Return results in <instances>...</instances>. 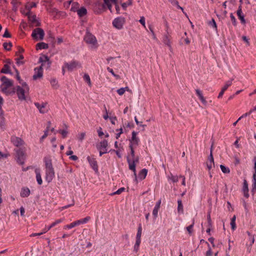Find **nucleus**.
<instances>
[{
    "label": "nucleus",
    "instance_id": "1",
    "mask_svg": "<svg viewBox=\"0 0 256 256\" xmlns=\"http://www.w3.org/2000/svg\"><path fill=\"white\" fill-rule=\"evenodd\" d=\"M129 148L130 150V154L127 156L126 160L128 164L129 169L134 172L135 177L134 180L137 182L138 178L136 174V164L139 162V158L138 156H135L134 147H132V146H129Z\"/></svg>",
    "mask_w": 256,
    "mask_h": 256
},
{
    "label": "nucleus",
    "instance_id": "2",
    "mask_svg": "<svg viewBox=\"0 0 256 256\" xmlns=\"http://www.w3.org/2000/svg\"><path fill=\"white\" fill-rule=\"evenodd\" d=\"M2 84L0 86L2 92L6 95H12L16 93L15 88H11L14 85V81L8 79L6 76L0 78Z\"/></svg>",
    "mask_w": 256,
    "mask_h": 256
},
{
    "label": "nucleus",
    "instance_id": "3",
    "mask_svg": "<svg viewBox=\"0 0 256 256\" xmlns=\"http://www.w3.org/2000/svg\"><path fill=\"white\" fill-rule=\"evenodd\" d=\"M15 88L18 99L20 100H26L25 94L29 91V86L26 82L22 83V86H18Z\"/></svg>",
    "mask_w": 256,
    "mask_h": 256
},
{
    "label": "nucleus",
    "instance_id": "4",
    "mask_svg": "<svg viewBox=\"0 0 256 256\" xmlns=\"http://www.w3.org/2000/svg\"><path fill=\"white\" fill-rule=\"evenodd\" d=\"M84 40L86 44H91L92 46H94L97 44V40L95 36L92 34L88 30L84 36Z\"/></svg>",
    "mask_w": 256,
    "mask_h": 256
},
{
    "label": "nucleus",
    "instance_id": "5",
    "mask_svg": "<svg viewBox=\"0 0 256 256\" xmlns=\"http://www.w3.org/2000/svg\"><path fill=\"white\" fill-rule=\"evenodd\" d=\"M125 18L122 16L115 18L112 21V26L118 30H121L123 28V26L125 24Z\"/></svg>",
    "mask_w": 256,
    "mask_h": 256
},
{
    "label": "nucleus",
    "instance_id": "6",
    "mask_svg": "<svg viewBox=\"0 0 256 256\" xmlns=\"http://www.w3.org/2000/svg\"><path fill=\"white\" fill-rule=\"evenodd\" d=\"M44 30L41 28H36L32 31V36L34 40H38V38L40 40L44 39Z\"/></svg>",
    "mask_w": 256,
    "mask_h": 256
},
{
    "label": "nucleus",
    "instance_id": "7",
    "mask_svg": "<svg viewBox=\"0 0 256 256\" xmlns=\"http://www.w3.org/2000/svg\"><path fill=\"white\" fill-rule=\"evenodd\" d=\"M16 152V161L20 165H22L24 163V160L26 159V154L24 152L20 149H18L15 150Z\"/></svg>",
    "mask_w": 256,
    "mask_h": 256
},
{
    "label": "nucleus",
    "instance_id": "8",
    "mask_svg": "<svg viewBox=\"0 0 256 256\" xmlns=\"http://www.w3.org/2000/svg\"><path fill=\"white\" fill-rule=\"evenodd\" d=\"M39 62L42 63V64L40 66H42V68H43L46 69L49 68L52 64L48 57L45 55H44L42 56L40 58Z\"/></svg>",
    "mask_w": 256,
    "mask_h": 256
},
{
    "label": "nucleus",
    "instance_id": "9",
    "mask_svg": "<svg viewBox=\"0 0 256 256\" xmlns=\"http://www.w3.org/2000/svg\"><path fill=\"white\" fill-rule=\"evenodd\" d=\"M108 146V142L107 140H104L100 142L99 146H96L97 148L100 150V156L108 152L106 148Z\"/></svg>",
    "mask_w": 256,
    "mask_h": 256
},
{
    "label": "nucleus",
    "instance_id": "10",
    "mask_svg": "<svg viewBox=\"0 0 256 256\" xmlns=\"http://www.w3.org/2000/svg\"><path fill=\"white\" fill-rule=\"evenodd\" d=\"M104 4H98V6L100 10H104L107 6L108 10L112 12V4H116V0H104Z\"/></svg>",
    "mask_w": 256,
    "mask_h": 256
},
{
    "label": "nucleus",
    "instance_id": "11",
    "mask_svg": "<svg viewBox=\"0 0 256 256\" xmlns=\"http://www.w3.org/2000/svg\"><path fill=\"white\" fill-rule=\"evenodd\" d=\"M138 132L133 131L132 134V138L130 140V144L129 146H132V147H136L138 146L140 142V138L136 136Z\"/></svg>",
    "mask_w": 256,
    "mask_h": 256
},
{
    "label": "nucleus",
    "instance_id": "12",
    "mask_svg": "<svg viewBox=\"0 0 256 256\" xmlns=\"http://www.w3.org/2000/svg\"><path fill=\"white\" fill-rule=\"evenodd\" d=\"M55 172L54 168L46 170V180L50 183V182L53 178H54Z\"/></svg>",
    "mask_w": 256,
    "mask_h": 256
},
{
    "label": "nucleus",
    "instance_id": "13",
    "mask_svg": "<svg viewBox=\"0 0 256 256\" xmlns=\"http://www.w3.org/2000/svg\"><path fill=\"white\" fill-rule=\"evenodd\" d=\"M64 66L68 68V70L72 71L77 66L81 67V64L78 62L72 60L70 63H64Z\"/></svg>",
    "mask_w": 256,
    "mask_h": 256
},
{
    "label": "nucleus",
    "instance_id": "14",
    "mask_svg": "<svg viewBox=\"0 0 256 256\" xmlns=\"http://www.w3.org/2000/svg\"><path fill=\"white\" fill-rule=\"evenodd\" d=\"M10 141L16 146L18 147L24 144V141L20 138L12 136L10 138Z\"/></svg>",
    "mask_w": 256,
    "mask_h": 256
},
{
    "label": "nucleus",
    "instance_id": "15",
    "mask_svg": "<svg viewBox=\"0 0 256 256\" xmlns=\"http://www.w3.org/2000/svg\"><path fill=\"white\" fill-rule=\"evenodd\" d=\"M87 160L92 168L96 172H98V165L96 160L94 158L90 156L87 157Z\"/></svg>",
    "mask_w": 256,
    "mask_h": 256
},
{
    "label": "nucleus",
    "instance_id": "16",
    "mask_svg": "<svg viewBox=\"0 0 256 256\" xmlns=\"http://www.w3.org/2000/svg\"><path fill=\"white\" fill-rule=\"evenodd\" d=\"M34 74L32 78L33 80H36L38 78H41L43 76V72L42 66L36 67L34 68Z\"/></svg>",
    "mask_w": 256,
    "mask_h": 256
},
{
    "label": "nucleus",
    "instance_id": "17",
    "mask_svg": "<svg viewBox=\"0 0 256 256\" xmlns=\"http://www.w3.org/2000/svg\"><path fill=\"white\" fill-rule=\"evenodd\" d=\"M47 104L42 102V104H40L38 102H35V106L38 109L39 112L41 114H44L47 112L48 110L46 108Z\"/></svg>",
    "mask_w": 256,
    "mask_h": 256
},
{
    "label": "nucleus",
    "instance_id": "18",
    "mask_svg": "<svg viewBox=\"0 0 256 256\" xmlns=\"http://www.w3.org/2000/svg\"><path fill=\"white\" fill-rule=\"evenodd\" d=\"M29 21H30L32 24L34 26H40L41 25L40 22L36 20V15H33L32 16H28Z\"/></svg>",
    "mask_w": 256,
    "mask_h": 256
},
{
    "label": "nucleus",
    "instance_id": "19",
    "mask_svg": "<svg viewBox=\"0 0 256 256\" xmlns=\"http://www.w3.org/2000/svg\"><path fill=\"white\" fill-rule=\"evenodd\" d=\"M242 192H243L244 196L246 198H248L250 196H249V194H248V183L246 180H244L243 186H242Z\"/></svg>",
    "mask_w": 256,
    "mask_h": 256
},
{
    "label": "nucleus",
    "instance_id": "20",
    "mask_svg": "<svg viewBox=\"0 0 256 256\" xmlns=\"http://www.w3.org/2000/svg\"><path fill=\"white\" fill-rule=\"evenodd\" d=\"M46 170L53 168L52 160L50 157H45L44 159Z\"/></svg>",
    "mask_w": 256,
    "mask_h": 256
},
{
    "label": "nucleus",
    "instance_id": "21",
    "mask_svg": "<svg viewBox=\"0 0 256 256\" xmlns=\"http://www.w3.org/2000/svg\"><path fill=\"white\" fill-rule=\"evenodd\" d=\"M237 15L238 16V18L240 20L241 22L243 24L246 23V20L244 18V16L242 14V6H238V10H237Z\"/></svg>",
    "mask_w": 256,
    "mask_h": 256
},
{
    "label": "nucleus",
    "instance_id": "22",
    "mask_svg": "<svg viewBox=\"0 0 256 256\" xmlns=\"http://www.w3.org/2000/svg\"><path fill=\"white\" fill-rule=\"evenodd\" d=\"M30 194V190L28 188L24 187L22 188L20 196L22 198L28 197Z\"/></svg>",
    "mask_w": 256,
    "mask_h": 256
},
{
    "label": "nucleus",
    "instance_id": "23",
    "mask_svg": "<svg viewBox=\"0 0 256 256\" xmlns=\"http://www.w3.org/2000/svg\"><path fill=\"white\" fill-rule=\"evenodd\" d=\"M36 174V179L38 184L41 185L42 183V178L41 177L40 170L36 168L34 170Z\"/></svg>",
    "mask_w": 256,
    "mask_h": 256
},
{
    "label": "nucleus",
    "instance_id": "24",
    "mask_svg": "<svg viewBox=\"0 0 256 256\" xmlns=\"http://www.w3.org/2000/svg\"><path fill=\"white\" fill-rule=\"evenodd\" d=\"M147 173L148 170H146V168H143L142 170L138 174L139 179L140 180H144L147 175Z\"/></svg>",
    "mask_w": 256,
    "mask_h": 256
},
{
    "label": "nucleus",
    "instance_id": "25",
    "mask_svg": "<svg viewBox=\"0 0 256 256\" xmlns=\"http://www.w3.org/2000/svg\"><path fill=\"white\" fill-rule=\"evenodd\" d=\"M196 92L197 96H198L200 100L204 104H206V101L204 97L202 92L198 89L196 90Z\"/></svg>",
    "mask_w": 256,
    "mask_h": 256
},
{
    "label": "nucleus",
    "instance_id": "26",
    "mask_svg": "<svg viewBox=\"0 0 256 256\" xmlns=\"http://www.w3.org/2000/svg\"><path fill=\"white\" fill-rule=\"evenodd\" d=\"M252 184L251 192L252 195H254L256 192V176L255 174H253L252 176Z\"/></svg>",
    "mask_w": 256,
    "mask_h": 256
},
{
    "label": "nucleus",
    "instance_id": "27",
    "mask_svg": "<svg viewBox=\"0 0 256 256\" xmlns=\"http://www.w3.org/2000/svg\"><path fill=\"white\" fill-rule=\"evenodd\" d=\"M48 48V44L46 43L41 42L38 43L36 44V49L38 50H42V49H47Z\"/></svg>",
    "mask_w": 256,
    "mask_h": 256
},
{
    "label": "nucleus",
    "instance_id": "28",
    "mask_svg": "<svg viewBox=\"0 0 256 256\" xmlns=\"http://www.w3.org/2000/svg\"><path fill=\"white\" fill-rule=\"evenodd\" d=\"M77 13L78 16L82 18L87 14V10L84 7L80 8L79 10H78Z\"/></svg>",
    "mask_w": 256,
    "mask_h": 256
},
{
    "label": "nucleus",
    "instance_id": "29",
    "mask_svg": "<svg viewBox=\"0 0 256 256\" xmlns=\"http://www.w3.org/2000/svg\"><path fill=\"white\" fill-rule=\"evenodd\" d=\"M163 42L168 47L171 48L170 36L165 35L163 38Z\"/></svg>",
    "mask_w": 256,
    "mask_h": 256
},
{
    "label": "nucleus",
    "instance_id": "30",
    "mask_svg": "<svg viewBox=\"0 0 256 256\" xmlns=\"http://www.w3.org/2000/svg\"><path fill=\"white\" fill-rule=\"evenodd\" d=\"M142 233V226L140 224H138V232L136 236V240L141 241V236Z\"/></svg>",
    "mask_w": 256,
    "mask_h": 256
},
{
    "label": "nucleus",
    "instance_id": "31",
    "mask_svg": "<svg viewBox=\"0 0 256 256\" xmlns=\"http://www.w3.org/2000/svg\"><path fill=\"white\" fill-rule=\"evenodd\" d=\"M0 72L2 74H10V71L9 66L7 64H5L3 68L1 70Z\"/></svg>",
    "mask_w": 256,
    "mask_h": 256
},
{
    "label": "nucleus",
    "instance_id": "32",
    "mask_svg": "<svg viewBox=\"0 0 256 256\" xmlns=\"http://www.w3.org/2000/svg\"><path fill=\"white\" fill-rule=\"evenodd\" d=\"M3 46L4 50L8 51H10L12 49V43L11 42H4L3 44Z\"/></svg>",
    "mask_w": 256,
    "mask_h": 256
},
{
    "label": "nucleus",
    "instance_id": "33",
    "mask_svg": "<svg viewBox=\"0 0 256 256\" xmlns=\"http://www.w3.org/2000/svg\"><path fill=\"white\" fill-rule=\"evenodd\" d=\"M11 3L12 4V10L16 12L18 10V6L20 4V2L18 0H12Z\"/></svg>",
    "mask_w": 256,
    "mask_h": 256
},
{
    "label": "nucleus",
    "instance_id": "34",
    "mask_svg": "<svg viewBox=\"0 0 256 256\" xmlns=\"http://www.w3.org/2000/svg\"><path fill=\"white\" fill-rule=\"evenodd\" d=\"M236 216H234L230 220V226L232 227V229L234 230L236 228Z\"/></svg>",
    "mask_w": 256,
    "mask_h": 256
},
{
    "label": "nucleus",
    "instance_id": "35",
    "mask_svg": "<svg viewBox=\"0 0 256 256\" xmlns=\"http://www.w3.org/2000/svg\"><path fill=\"white\" fill-rule=\"evenodd\" d=\"M50 83L52 87L54 88H58V82L56 78H52L50 80Z\"/></svg>",
    "mask_w": 256,
    "mask_h": 256
},
{
    "label": "nucleus",
    "instance_id": "36",
    "mask_svg": "<svg viewBox=\"0 0 256 256\" xmlns=\"http://www.w3.org/2000/svg\"><path fill=\"white\" fill-rule=\"evenodd\" d=\"M84 80L90 86H91L92 84L90 82V78L89 75L87 74H85L84 76Z\"/></svg>",
    "mask_w": 256,
    "mask_h": 256
},
{
    "label": "nucleus",
    "instance_id": "37",
    "mask_svg": "<svg viewBox=\"0 0 256 256\" xmlns=\"http://www.w3.org/2000/svg\"><path fill=\"white\" fill-rule=\"evenodd\" d=\"M194 220H192V224L186 227V230H188V234L191 235L192 233V232H193V230H192V228H193V227H194Z\"/></svg>",
    "mask_w": 256,
    "mask_h": 256
},
{
    "label": "nucleus",
    "instance_id": "38",
    "mask_svg": "<svg viewBox=\"0 0 256 256\" xmlns=\"http://www.w3.org/2000/svg\"><path fill=\"white\" fill-rule=\"evenodd\" d=\"M220 168L224 174H229L230 172V170L229 168L226 167L220 164Z\"/></svg>",
    "mask_w": 256,
    "mask_h": 256
},
{
    "label": "nucleus",
    "instance_id": "39",
    "mask_svg": "<svg viewBox=\"0 0 256 256\" xmlns=\"http://www.w3.org/2000/svg\"><path fill=\"white\" fill-rule=\"evenodd\" d=\"M140 242H141V241H138V240L136 241V243L134 246V251L135 252H138Z\"/></svg>",
    "mask_w": 256,
    "mask_h": 256
},
{
    "label": "nucleus",
    "instance_id": "40",
    "mask_svg": "<svg viewBox=\"0 0 256 256\" xmlns=\"http://www.w3.org/2000/svg\"><path fill=\"white\" fill-rule=\"evenodd\" d=\"M178 212H180L182 211V212H183V206L182 204V201L181 200H178Z\"/></svg>",
    "mask_w": 256,
    "mask_h": 256
},
{
    "label": "nucleus",
    "instance_id": "41",
    "mask_svg": "<svg viewBox=\"0 0 256 256\" xmlns=\"http://www.w3.org/2000/svg\"><path fill=\"white\" fill-rule=\"evenodd\" d=\"M15 71L16 72V78L18 81L19 83L22 84V83L24 82H22V80L20 78V73H19L18 70L16 68H15Z\"/></svg>",
    "mask_w": 256,
    "mask_h": 256
},
{
    "label": "nucleus",
    "instance_id": "42",
    "mask_svg": "<svg viewBox=\"0 0 256 256\" xmlns=\"http://www.w3.org/2000/svg\"><path fill=\"white\" fill-rule=\"evenodd\" d=\"M208 24H209L210 26L211 27L213 28L216 30H217L216 24V22H215V20H214V18H212V20L209 22Z\"/></svg>",
    "mask_w": 256,
    "mask_h": 256
},
{
    "label": "nucleus",
    "instance_id": "43",
    "mask_svg": "<svg viewBox=\"0 0 256 256\" xmlns=\"http://www.w3.org/2000/svg\"><path fill=\"white\" fill-rule=\"evenodd\" d=\"M207 220H208V226L210 228H212V222L210 218V212H208L207 215Z\"/></svg>",
    "mask_w": 256,
    "mask_h": 256
},
{
    "label": "nucleus",
    "instance_id": "44",
    "mask_svg": "<svg viewBox=\"0 0 256 256\" xmlns=\"http://www.w3.org/2000/svg\"><path fill=\"white\" fill-rule=\"evenodd\" d=\"M36 4L35 2H30L28 6H26V8L29 10V12H28V13L26 14V15L28 16V14L30 12V10L31 8H34V7H36Z\"/></svg>",
    "mask_w": 256,
    "mask_h": 256
},
{
    "label": "nucleus",
    "instance_id": "45",
    "mask_svg": "<svg viewBox=\"0 0 256 256\" xmlns=\"http://www.w3.org/2000/svg\"><path fill=\"white\" fill-rule=\"evenodd\" d=\"M206 244L208 245V250L206 252V256H211L212 255V251L211 248L210 247V244L207 242H205Z\"/></svg>",
    "mask_w": 256,
    "mask_h": 256
},
{
    "label": "nucleus",
    "instance_id": "46",
    "mask_svg": "<svg viewBox=\"0 0 256 256\" xmlns=\"http://www.w3.org/2000/svg\"><path fill=\"white\" fill-rule=\"evenodd\" d=\"M24 58V57L23 55L20 54L18 58H16V64L18 65L22 64H24V62L23 61H22V60H23Z\"/></svg>",
    "mask_w": 256,
    "mask_h": 256
},
{
    "label": "nucleus",
    "instance_id": "47",
    "mask_svg": "<svg viewBox=\"0 0 256 256\" xmlns=\"http://www.w3.org/2000/svg\"><path fill=\"white\" fill-rule=\"evenodd\" d=\"M58 132L62 135V138H66L67 136L68 132L66 130H59Z\"/></svg>",
    "mask_w": 256,
    "mask_h": 256
},
{
    "label": "nucleus",
    "instance_id": "48",
    "mask_svg": "<svg viewBox=\"0 0 256 256\" xmlns=\"http://www.w3.org/2000/svg\"><path fill=\"white\" fill-rule=\"evenodd\" d=\"M4 124V113L0 114V126H2Z\"/></svg>",
    "mask_w": 256,
    "mask_h": 256
},
{
    "label": "nucleus",
    "instance_id": "49",
    "mask_svg": "<svg viewBox=\"0 0 256 256\" xmlns=\"http://www.w3.org/2000/svg\"><path fill=\"white\" fill-rule=\"evenodd\" d=\"M48 40L49 42H52L53 44H54L55 38H54V36L51 33H50L48 34Z\"/></svg>",
    "mask_w": 256,
    "mask_h": 256
},
{
    "label": "nucleus",
    "instance_id": "50",
    "mask_svg": "<svg viewBox=\"0 0 256 256\" xmlns=\"http://www.w3.org/2000/svg\"><path fill=\"white\" fill-rule=\"evenodd\" d=\"M124 190H125V188H119L118 190H117L116 192L112 193L111 194V195L113 196V195H114V194H120L122 192H124Z\"/></svg>",
    "mask_w": 256,
    "mask_h": 256
},
{
    "label": "nucleus",
    "instance_id": "51",
    "mask_svg": "<svg viewBox=\"0 0 256 256\" xmlns=\"http://www.w3.org/2000/svg\"><path fill=\"white\" fill-rule=\"evenodd\" d=\"M74 226H76V225L74 222H73L70 223V224H67V225L64 226V229H66V228L70 229V228H74Z\"/></svg>",
    "mask_w": 256,
    "mask_h": 256
},
{
    "label": "nucleus",
    "instance_id": "52",
    "mask_svg": "<svg viewBox=\"0 0 256 256\" xmlns=\"http://www.w3.org/2000/svg\"><path fill=\"white\" fill-rule=\"evenodd\" d=\"M230 19H231V20L232 22V24L236 26V19L234 17V16L233 15V14L232 13H231L230 14Z\"/></svg>",
    "mask_w": 256,
    "mask_h": 256
},
{
    "label": "nucleus",
    "instance_id": "53",
    "mask_svg": "<svg viewBox=\"0 0 256 256\" xmlns=\"http://www.w3.org/2000/svg\"><path fill=\"white\" fill-rule=\"evenodd\" d=\"M86 134L84 132H82L78 134V138L80 141L82 142Z\"/></svg>",
    "mask_w": 256,
    "mask_h": 256
},
{
    "label": "nucleus",
    "instance_id": "54",
    "mask_svg": "<svg viewBox=\"0 0 256 256\" xmlns=\"http://www.w3.org/2000/svg\"><path fill=\"white\" fill-rule=\"evenodd\" d=\"M117 92L119 95L122 96L125 92V90L124 88H120L118 89L117 90Z\"/></svg>",
    "mask_w": 256,
    "mask_h": 256
},
{
    "label": "nucleus",
    "instance_id": "55",
    "mask_svg": "<svg viewBox=\"0 0 256 256\" xmlns=\"http://www.w3.org/2000/svg\"><path fill=\"white\" fill-rule=\"evenodd\" d=\"M2 36L4 38H11L12 37V35L9 33L8 29L6 30Z\"/></svg>",
    "mask_w": 256,
    "mask_h": 256
},
{
    "label": "nucleus",
    "instance_id": "56",
    "mask_svg": "<svg viewBox=\"0 0 256 256\" xmlns=\"http://www.w3.org/2000/svg\"><path fill=\"white\" fill-rule=\"evenodd\" d=\"M3 104H4L3 98L1 96H0V114L4 113V112L2 108V106L3 105Z\"/></svg>",
    "mask_w": 256,
    "mask_h": 256
},
{
    "label": "nucleus",
    "instance_id": "57",
    "mask_svg": "<svg viewBox=\"0 0 256 256\" xmlns=\"http://www.w3.org/2000/svg\"><path fill=\"white\" fill-rule=\"evenodd\" d=\"M118 130H120V132H118V133H117L116 134V139H118V138L120 137V136L122 134L123 132V131H122V128H120L119 129H116V131L118 132Z\"/></svg>",
    "mask_w": 256,
    "mask_h": 256
},
{
    "label": "nucleus",
    "instance_id": "58",
    "mask_svg": "<svg viewBox=\"0 0 256 256\" xmlns=\"http://www.w3.org/2000/svg\"><path fill=\"white\" fill-rule=\"evenodd\" d=\"M242 39L244 42H245L246 43L247 46H249L250 45L249 39L246 36H242Z\"/></svg>",
    "mask_w": 256,
    "mask_h": 256
},
{
    "label": "nucleus",
    "instance_id": "59",
    "mask_svg": "<svg viewBox=\"0 0 256 256\" xmlns=\"http://www.w3.org/2000/svg\"><path fill=\"white\" fill-rule=\"evenodd\" d=\"M159 209L154 208L152 211V215L154 216V218H156L158 216V210Z\"/></svg>",
    "mask_w": 256,
    "mask_h": 256
},
{
    "label": "nucleus",
    "instance_id": "60",
    "mask_svg": "<svg viewBox=\"0 0 256 256\" xmlns=\"http://www.w3.org/2000/svg\"><path fill=\"white\" fill-rule=\"evenodd\" d=\"M74 200H72V204H68V205L64 206H62V210H64V209L68 208H70V206H74Z\"/></svg>",
    "mask_w": 256,
    "mask_h": 256
},
{
    "label": "nucleus",
    "instance_id": "61",
    "mask_svg": "<svg viewBox=\"0 0 256 256\" xmlns=\"http://www.w3.org/2000/svg\"><path fill=\"white\" fill-rule=\"evenodd\" d=\"M208 162H214V159L212 156V151L210 152V156H208Z\"/></svg>",
    "mask_w": 256,
    "mask_h": 256
},
{
    "label": "nucleus",
    "instance_id": "62",
    "mask_svg": "<svg viewBox=\"0 0 256 256\" xmlns=\"http://www.w3.org/2000/svg\"><path fill=\"white\" fill-rule=\"evenodd\" d=\"M212 165H214V162H206V166L209 170L212 168Z\"/></svg>",
    "mask_w": 256,
    "mask_h": 256
},
{
    "label": "nucleus",
    "instance_id": "63",
    "mask_svg": "<svg viewBox=\"0 0 256 256\" xmlns=\"http://www.w3.org/2000/svg\"><path fill=\"white\" fill-rule=\"evenodd\" d=\"M139 22L144 28H146L145 18L144 16L140 18V20Z\"/></svg>",
    "mask_w": 256,
    "mask_h": 256
},
{
    "label": "nucleus",
    "instance_id": "64",
    "mask_svg": "<svg viewBox=\"0 0 256 256\" xmlns=\"http://www.w3.org/2000/svg\"><path fill=\"white\" fill-rule=\"evenodd\" d=\"M98 135L100 137H102L104 135V132H102V128L100 127L98 130Z\"/></svg>",
    "mask_w": 256,
    "mask_h": 256
}]
</instances>
